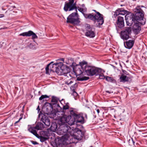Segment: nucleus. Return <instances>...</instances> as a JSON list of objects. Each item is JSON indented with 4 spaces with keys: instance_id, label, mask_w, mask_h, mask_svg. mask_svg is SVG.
Returning a JSON list of instances; mask_svg holds the SVG:
<instances>
[{
    "instance_id": "f257e3e1",
    "label": "nucleus",
    "mask_w": 147,
    "mask_h": 147,
    "mask_svg": "<svg viewBox=\"0 0 147 147\" xmlns=\"http://www.w3.org/2000/svg\"><path fill=\"white\" fill-rule=\"evenodd\" d=\"M72 129L67 124L61 125L58 129H57V134L60 135H63L60 139H56L55 141L56 145H59L61 144H68L71 142H69L71 137Z\"/></svg>"
},
{
    "instance_id": "f03ea898",
    "label": "nucleus",
    "mask_w": 147,
    "mask_h": 147,
    "mask_svg": "<svg viewBox=\"0 0 147 147\" xmlns=\"http://www.w3.org/2000/svg\"><path fill=\"white\" fill-rule=\"evenodd\" d=\"M78 9L83 14L86 18H88L94 21L97 26L99 27L103 23V15L100 14L99 12L96 11L95 10H93L95 12V13H92L86 14L84 13V12L86 11V8H83L78 7Z\"/></svg>"
},
{
    "instance_id": "7ed1b4c3",
    "label": "nucleus",
    "mask_w": 147,
    "mask_h": 147,
    "mask_svg": "<svg viewBox=\"0 0 147 147\" xmlns=\"http://www.w3.org/2000/svg\"><path fill=\"white\" fill-rule=\"evenodd\" d=\"M136 13L134 16L136 22L140 23L142 25H144L146 22V19L144 18V12L140 6L137 7L135 9Z\"/></svg>"
},
{
    "instance_id": "20e7f679",
    "label": "nucleus",
    "mask_w": 147,
    "mask_h": 147,
    "mask_svg": "<svg viewBox=\"0 0 147 147\" xmlns=\"http://www.w3.org/2000/svg\"><path fill=\"white\" fill-rule=\"evenodd\" d=\"M58 122L59 124L60 125L67 123L70 125H72L74 124L75 120L70 115H64L59 117Z\"/></svg>"
},
{
    "instance_id": "39448f33",
    "label": "nucleus",
    "mask_w": 147,
    "mask_h": 147,
    "mask_svg": "<svg viewBox=\"0 0 147 147\" xmlns=\"http://www.w3.org/2000/svg\"><path fill=\"white\" fill-rule=\"evenodd\" d=\"M78 16L77 13H72L67 18V22L77 25L80 23Z\"/></svg>"
},
{
    "instance_id": "423d86ee",
    "label": "nucleus",
    "mask_w": 147,
    "mask_h": 147,
    "mask_svg": "<svg viewBox=\"0 0 147 147\" xmlns=\"http://www.w3.org/2000/svg\"><path fill=\"white\" fill-rule=\"evenodd\" d=\"M99 69V68H96L95 67L88 66L85 67L84 70L88 76H91L94 75H96L98 71V72L100 71L101 70Z\"/></svg>"
},
{
    "instance_id": "0eeeda50",
    "label": "nucleus",
    "mask_w": 147,
    "mask_h": 147,
    "mask_svg": "<svg viewBox=\"0 0 147 147\" xmlns=\"http://www.w3.org/2000/svg\"><path fill=\"white\" fill-rule=\"evenodd\" d=\"M53 62H51L48 64L45 68L46 73L47 74H49V71L50 72L55 71L57 73V71L59 67L58 65L59 63H53Z\"/></svg>"
},
{
    "instance_id": "6e6552de",
    "label": "nucleus",
    "mask_w": 147,
    "mask_h": 147,
    "mask_svg": "<svg viewBox=\"0 0 147 147\" xmlns=\"http://www.w3.org/2000/svg\"><path fill=\"white\" fill-rule=\"evenodd\" d=\"M45 126L43 124L41 123H38L35 127H31L28 129V130L33 134L35 135L36 137L38 138V135L37 133V132L36 129L37 130L42 129Z\"/></svg>"
},
{
    "instance_id": "1a4fd4ad",
    "label": "nucleus",
    "mask_w": 147,
    "mask_h": 147,
    "mask_svg": "<svg viewBox=\"0 0 147 147\" xmlns=\"http://www.w3.org/2000/svg\"><path fill=\"white\" fill-rule=\"evenodd\" d=\"M131 28L130 27L126 28L125 30L122 31L121 32V38L124 40H127L129 38V35L131 32Z\"/></svg>"
},
{
    "instance_id": "9d476101",
    "label": "nucleus",
    "mask_w": 147,
    "mask_h": 147,
    "mask_svg": "<svg viewBox=\"0 0 147 147\" xmlns=\"http://www.w3.org/2000/svg\"><path fill=\"white\" fill-rule=\"evenodd\" d=\"M70 113L74 119L75 122L76 121V123H80L82 124L84 123V118L82 116L75 113L73 110L70 111Z\"/></svg>"
},
{
    "instance_id": "9b49d317",
    "label": "nucleus",
    "mask_w": 147,
    "mask_h": 147,
    "mask_svg": "<svg viewBox=\"0 0 147 147\" xmlns=\"http://www.w3.org/2000/svg\"><path fill=\"white\" fill-rule=\"evenodd\" d=\"M77 9L76 4L74 3V0H69L68 2L66 3L65 5L64 9L66 11H70L74 9Z\"/></svg>"
},
{
    "instance_id": "f8f14e48",
    "label": "nucleus",
    "mask_w": 147,
    "mask_h": 147,
    "mask_svg": "<svg viewBox=\"0 0 147 147\" xmlns=\"http://www.w3.org/2000/svg\"><path fill=\"white\" fill-rule=\"evenodd\" d=\"M85 26L86 30V32L85 33V35L90 38H93L95 36V34L93 30V29L90 25L86 24Z\"/></svg>"
},
{
    "instance_id": "ddd939ff",
    "label": "nucleus",
    "mask_w": 147,
    "mask_h": 147,
    "mask_svg": "<svg viewBox=\"0 0 147 147\" xmlns=\"http://www.w3.org/2000/svg\"><path fill=\"white\" fill-rule=\"evenodd\" d=\"M69 68L66 66H62L59 67L57 71V73L59 75H62L65 74H67V76H68V75L70 76L69 73Z\"/></svg>"
},
{
    "instance_id": "4468645a",
    "label": "nucleus",
    "mask_w": 147,
    "mask_h": 147,
    "mask_svg": "<svg viewBox=\"0 0 147 147\" xmlns=\"http://www.w3.org/2000/svg\"><path fill=\"white\" fill-rule=\"evenodd\" d=\"M40 116H41L40 121H42L46 126H49L50 124V122L47 116L43 114L40 115Z\"/></svg>"
},
{
    "instance_id": "2eb2a0df",
    "label": "nucleus",
    "mask_w": 147,
    "mask_h": 147,
    "mask_svg": "<svg viewBox=\"0 0 147 147\" xmlns=\"http://www.w3.org/2000/svg\"><path fill=\"white\" fill-rule=\"evenodd\" d=\"M140 23L136 22L135 21V24L133 25V30L135 33L136 34L139 33L141 30V27L140 25Z\"/></svg>"
},
{
    "instance_id": "dca6fc26",
    "label": "nucleus",
    "mask_w": 147,
    "mask_h": 147,
    "mask_svg": "<svg viewBox=\"0 0 147 147\" xmlns=\"http://www.w3.org/2000/svg\"><path fill=\"white\" fill-rule=\"evenodd\" d=\"M124 26L123 18L119 16L117 22V26L119 28H121Z\"/></svg>"
},
{
    "instance_id": "f3484780",
    "label": "nucleus",
    "mask_w": 147,
    "mask_h": 147,
    "mask_svg": "<svg viewBox=\"0 0 147 147\" xmlns=\"http://www.w3.org/2000/svg\"><path fill=\"white\" fill-rule=\"evenodd\" d=\"M126 22L127 25L129 26H131L134 23L135 24V22H136V20H135L134 17L133 16L128 17L126 19Z\"/></svg>"
},
{
    "instance_id": "a211bd4d",
    "label": "nucleus",
    "mask_w": 147,
    "mask_h": 147,
    "mask_svg": "<svg viewBox=\"0 0 147 147\" xmlns=\"http://www.w3.org/2000/svg\"><path fill=\"white\" fill-rule=\"evenodd\" d=\"M128 13V11L126 10H124L123 9H119L117 10L115 12L114 16H116L119 15H124L125 14H127Z\"/></svg>"
},
{
    "instance_id": "6ab92c4d",
    "label": "nucleus",
    "mask_w": 147,
    "mask_h": 147,
    "mask_svg": "<svg viewBox=\"0 0 147 147\" xmlns=\"http://www.w3.org/2000/svg\"><path fill=\"white\" fill-rule=\"evenodd\" d=\"M134 43V40H129L125 42V47L127 48L130 49L133 47Z\"/></svg>"
},
{
    "instance_id": "aec40b11",
    "label": "nucleus",
    "mask_w": 147,
    "mask_h": 147,
    "mask_svg": "<svg viewBox=\"0 0 147 147\" xmlns=\"http://www.w3.org/2000/svg\"><path fill=\"white\" fill-rule=\"evenodd\" d=\"M99 69L101 70L100 71L97 72L96 75H99V78L101 79H105L106 76H104L103 73L105 72L104 70L101 69L100 68H99Z\"/></svg>"
},
{
    "instance_id": "412c9836",
    "label": "nucleus",
    "mask_w": 147,
    "mask_h": 147,
    "mask_svg": "<svg viewBox=\"0 0 147 147\" xmlns=\"http://www.w3.org/2000/svg\"><path fill=\"white\" fill-rule=\"evenodd\" d=\"M120 81L123 82L128 81L129 80V78L126 76L124 75H121L120 78Z\"/></svg>"
},
{
    "instance_id": "4be33fe9",
    "label": "nucleus",
    "mask_w": 147,
    "mask_h": 147,
    "mask_svg": "<svg viewBox=\"0 0 147 147\" xmlns=\"http://www.w3.org/2000/svg\"><path fill=\"white\" fill-rule=\"evenodd\" d=\"M83 134L81 131H78L75 134L76 138L78 140H81L83 136Z\"/></svg>"
},
{
    "instance_id": "5701e85b",
    "label": "nucleus",
    "mask_w": 147,
    "mask_h": 147,
    "mask_svg": "<svg viewBox=\"0 0 147 147\" xmlns=\"http://www.w3.org/2000/svg\"><path fill=\"white\" fill-rule=\"evenodd\" d=\"M29 36H32V39L33 40H34L35 39H37L38 38L37 36L36 35V34L34 33L32 31L30 30Z\"/></svg>"
},
{
    "instance_id": "b1692460",
    "label": "nucleus",
    "mask_w": 147,
    "mask_h": 147,
    "mask_svg": "<svg viewBox=\"0 0 147 147\" xmlns=\"http://www.w3.org/2000/svg\"><path fill=\"white\" fill-rule=\"evenodd\" d=\"M87 63L85 61H82L80 63V65L81 67V68H82V70H84V69L85 67L86 66H89L87 65Z\"/></svg>"
},
{
    "instance_id": "393cba45",
    "label": "nucleus",
    "mask_w": 147,
    "mask_h": 147,
    "mask_svg": "<svg viewBox=\"0 0 147 147\" xmlns=\"http://www.w3.org/2000/svg\"><path fill=\"white\" fill-rule=\"evenodd\" d=\"M57 128V125L56 124L51 125L50 127L51 129L53 131H55Z\"/></svg>"
},
{
    "instance_id": "a878e982",
    "label": "nucleus",
    "mask_w": 147,
    "mask_h": 147,
    "mask_svg": "<svg viewBox=\"0 0 147 147\" xmlns=\"http://www.w3.org/2000/svg\"><path fill=\"white\" fill-rule=\"evenodd\" d=\"M89 79V77L86 76H83L78 78L77 79L79 81L86 80H88Z\"/></svg>"
},
{
    "instance_id": "bb28decb",
    "label": "nucleus",
    "mask_w": 147,
    "mask_h": 147,
    "mask_svg": "<svg viewBox=\"0 0 147 147\" xmlns=\"http://www.w3.org/2000/svg\"><path fill=\"white\" fill-rule=\"evenodd\" d=\"M58 102V99L55 97L53 96L51 100V102H54V104L57 103Z\"/></svg>"
},
{
    "instance_id": "cd10ccee",
    "label": "nucleus",
    "mask_w": 147,
    "mask_h": 147,
    "mask_svg": "<svg viewBox=\"0 0 147 147\" xmlns=\"http://www.w3.org/2000/svg\"><path fill=\"white\" fill-rule=\"evenodd\" d=\"M38 138L40 139V141L41 142H43L45 141L46 140L47 138L42 136H39L38 135Z\"/></svg>"
},
{
    "instance_id": "c85d7f7f",
    "label": "nucleus",
    "mask_w": 147,
    "mask_h": 147,
    "mask_svg": "<svg viewBox=\"0 0 147 147\" xmlns=\"http://www.w3.org/2000/svg\"><path fill=\"white\" fill-rule=\"evenodd\" d=\"M29 31L27 32H24L21 34H20L19 35L20 36H29V34H29Z\"/></svg>"
},
{
    "instance_id": "c756f323",
    "label": "nucleus",
    "mask_w": 147,
    "mask_h": 147,
    "mask_svg": "<svg viewBox=\"0 0 147 147\" xmlns=\"http://www.w3.org/2000/svg\"><path fill=\"white\" fill-rule=\"evenodd\" d=\"M84 71H85L84 69V70H82V68H81V69L80 68H79L77 70V73H78L79 75H80L82 74L83 73V72Z\"/></svg>"
},
{
    "instance_id": "7c9ffc66",
    "label": "nucleus",
    "mask_w": 147,
    "mask_h": 147,
    "mask_svg": "<svg viewBox=\"0 0 147 147\" xmlns=\"http://www.w3.org/2000/svg\"><path fill=\"white\" fill-rule=\"evenodd\" d=\"M105 79L107 81L110 82H111L113 80V79L112 78L107 76H106Z\"/></svg>"
},
{
    "instance_id": "2f4dec72",
    "label": "nucleus",
    "mask_w": 147,
    "mask_h": 147,
    "mask_svg": "<svg viewBox=\"0 0 147 147\" xmlns=\"http://www.w3.org/2000/svg\"><path fill=\"white\" fill-rule=\"evenodd\" d=\"M49 97L47 95H42L39 98V100H42L44 98H47Z\"/></svg>"
},
{
    "instance_id": "473e14b6",
    "label": "nucleus",
    "mask_w": 147,
    "mask_h": 147,
    "mask_svg": "<svg viewBox=\"0 0 147 147\" xmlns=\"http://www.w3.org/2000/svg\"><path fill=\"white\" fill-rule=\"evenodd\" d=\"M69 107V103H67L65 105L63 106V110H66L68 109Z\"/></svg>"
},
{
    "instance_id": "72a5a7b5",
    "label": "nucleus",
    "mask_w": 147,
    "mask_h": 147,
    "mask_svg": "<svg viewBox=\"0 0 147 147\" xmlns=\"http://www.w3.org/2000/svg\"><path fill=\"white\" fill-rule=\"evenodd\" d=\"M73 83V81L72 80L66 82L65 83L67 84L68 85H70L71 84Z\"/></svg>"
},
{
    "instance_id": "f704fd0d",
    "label": "nucleus",
    "mask_w": 147,
    "mask_h": 147,
    "mask_svg": "<svg viewBox=\"0 0 147 147\" xmlns=\"http://www.w3.org/2000/svg\"><path fill=\"white\" fill-rule=\"evenodd\" d=\"M73 94L74 96H76L78 94L74 90L73 93Z\"/></svg>"
},
{
    "instance_id": "c9c22d12",
    "label": "nucleus",
    "mask_w": 147,
    "mask_h": 147,
    "mask_svg": "<svg viewBox=\"0 0 147 147\" xmlns=\"http://www.w3.org/2000/svg\"><path fill=\"white\" fill-rule=\"evenodd\" d=\"M31 142L33 144H34V145H36V144H38V143H37V142H35V141H31Z\"/></svg>"
},
{
    "instance_id": "e433bc0d",
    "label": "nucleus",
    "mask_w": 147,
    "mask_h": 147,
    "mask_svg": "<svg viewBox=\"0 0 147 147\" xmlns=\"http://www.w3.org/2000/svg\"><path fill=\"white\" fill-rule=\"evenodd\" d=\"M34 47V45H33L31 43L30 44V45H29V47L30 48H32L33 47Z\"/></svg>"
},
{
    "instance_id": "4c0bfd02",
    "label": "nucleus",
    "mask_w": 147,
    "mask_h": 147,
    "mask_svg": "<svg viewBox=\"0 0 147 147\" xmlns=\"http://www.w3.org/2000/svg\"><path fill=\"white\" fill-rule=\"evenodd\" d=\"M22 119V117H20L19 120H18V121H16L15 123V124H16L17 123H18V122H19V121H20L21 119Z\"/></svg>"
},
{
    "instance_id": "58836bf2",
    "label": "nucleus",
    "mask_w": 147,
    "mask_h": 147,
    "mask_svg": "<svg viewBox=\"0 0 147 147\" xmlns=\"http://www.w3.org/2000/svg\"><path fill=\"white\" fill-rule=\"evenodd\" d=\"M4 15L3 14H0V18H1L4 17Z\"/></svg>"
},
{
    "instance_id": "ea45409f",
    "label": "nucleus",
    "mask_w": 147,
    "mask_h": 147,
    "mask_svg": "<svg viewBox=\"0 0 147 147\" xmlns=\"http://www.w3.org/2000/svg\"><path fill=\"white\" fill-rule=\"evenodd\" d=\"M97 112L98 113H99L100 112V111L99 109H97L96 110Z\"/></svg>"
},
{
    "instance_id": "a19ab883",
    "label": "nucleus",
    "mask_w": 147,
    "mask_h": 147,
    "mask_svg": "<svg viewBox=\"0 0 147 147\" xmlns=\"http://www.w3.org/2000/svg\"><path fill=\"white\" fill-rule=\"evenodd\" d=\"M106 92L109 93H111V92H109V91H106Z\"/></svg>"
},
{
    "instance_id": "79ce46f5",
    "label": "nucleus",
    "mask_w": 147,
    "mask_h": 147,
    "mask_svg": "<svg viewBox=\"0 0 147 147\" xmlns=\"http://www.w3.org/2000/svg\"><path fill=\"white\" fill-rule=\"evenodd\" d=\"M37 109L38 110H40V109H39V106H38V107L37 108Z\"/></svg>"
},
{
    "instance_id": "37998d69",
    "label": "nucleus",
    "mask_w": 147,
    "mask_h": 147,
    "mask_svg": "<svg viewBox=\"0 0 147 147\" xmlns=\"http://www.w3.org/2000/svg\"><path fill=\"white\" fill-rule=\"evenodd\" d=\"M85 117L86 119H87V115H85Z\"/></svg>"
},
{
    "instance_id": "c03bdc74",
    "label": "nucleus",
    "mask_w": 147,
    "mask_h": 147,
    "mask_svg": "<svg viewBox=\"0 0 147 147\" xmlns=\"http://www.w3.org/2000/svg\"><path fill=\"white\" fill-rule=\"evenodd\" d=\"M82 6H83H83H84V4H83V5H82Z\"/></svg>"
}]
</instances>
